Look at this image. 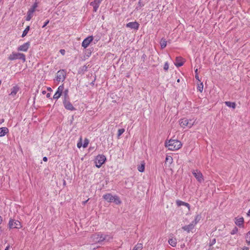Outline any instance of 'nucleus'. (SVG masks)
I'll return each mask as SVG.
<instances>
[{
	"mask_svg": "<svg viewBox=\"0 0 250 250\" xmlns=\"http://www.w3.org/2000/svg\"><path fill=\"white\" fill-rule=\"evenodd\" d=\"M165 146L170 150L174 151L180 149L182 146V143L177 140L170 139L165 142Z\"/></svg>",
	"mask_w": 250,
	"mask_h": 250,
	"instance_id": "obj_1",
	"label": "nucleus"
},
{
	"mask_svg": "<svg viewBox=\"0 0 250 250\" xmlns=\"http://www.w3.org/2000/svg\"><path fill=\"white\" fill-rule=\"evenodd\" d=\"M103 198L108 202H114L117 205H119L121 203V201L118 196H113L110 193H107L104 195Z\"/></svg>",
	"mask_w": 250,
	"mask_h": 250,
	"instance_id": "obj_2",
	"label": "nucleus"
},
{
	"mask_svg": "<svg viewBox=\"0 0 250 250\" xmlns=\"http://www.w3.org/2000/svg\"><path fill=\"white\" fill-rule=\"evenodd\" d=\"M102 237L103 234L101 233L94 234L89 238V242L92 244L101 243L104 241V238H103Z\"/></svg>",
	"mask_w": 250,
	"mask_h": 250,
	"instance_id": "obj_3",
	"label": "nucleus"
},
{
	"mask_svg": "<svg viewBox=\"0 0 250 250\" xmlns=\"http://www.w3.org/2000/svg\"><path fill=\"white\" fill-rule=\"evenodd\" d=\"M8 58V60L10 61H13L17 59L21 60L23 62H25L26 61L25 55L21 53L12 52L9 55Z\"/></svg>",
	"mask_w": 250,
	"mask_h": 250,
	"instance_id": "obj_4",
	"label": "nucleus"
},
{
	"mask_svg": "<svg viewBox=\"0 0 250 250\" xmlns=\"http://www.w3.org/2000/svg\"><path fill=\"white\" fill-rule=\"evenodd\" d=\"M106 161V157L104 155H98L95 158V163L96 167L100 168Z\"/></svg>",
	"mask_w": 250,
	"mask_h": 250,
	"instance_id": "obj_5",
	"label": "nucleus"
},
{
	"mask_svg": "<svg viewBox=\"0 0 250 250\" xmlns=\"http://www.w3.org/2000/svg\"><path fill=\"white\" fill-rule=\"evenodd\" d=\"M68 92L67 90L65 91L64 93V96H65V100L63 101V105L65 107V108L69 110L72 111L75 110L74 107L73 106L72 104L70 103L69 101H67L66 100V97H67V92Z\"/></svg>",
	"mask_w": 250,
	"mask_h": 250,
	"instance_id": "obj_6",
	"label": "nucleus"
},
{
	"mask_svg": "<svg viewBox=\"0 0 250 250\" xmlns=\"http://www.w3.org/2000/svg\"><path fill=\"white\" fill-rule=\"evenodd\" d=\"M9 228H16V229H20L21 228V224L20 221L18 220H10L9 222Z\"/></svg>",
	"mask_w": 250,
	"mask_h": 250,
	"instance_id": "obj_7",
	"label": "nucleus"
},
{
	"mask_svg": "<svg viewBox=\"0 0 250 250\" xmlns=\"http://www.w3.org/2000/svg\"><path fill=\"white\" fill-rule=\"evenodd\" d=\"M192 174L196 178V179L198 180V181H199L200 183L203 182V176L200 171L198 170H193L192 172Z\"/></svg>",
	"mask_w": 250,
	"mask_h": 250,
	"instance_id": "obj_8",
	"label": "nucleus"
},
{
	"mask_svg": "<svg viewBox=\"0 0 250 250\" xmlns=\"http://www.w3.org/2000/svg\"><path fill=\"white\" fill-rule=\"evenodd\" d=\"M19 87L17 85H15L13 86L11 89H10V92L9 93V95L10 97L12 98L15 99L16 98V95L18 91H19Z\"/></svg>",
	"mask_w": 250,
	"mask_h": 250,
	"instance_id": "obj_9",
	"label": "nucleus"
},
{
	"mask_svg": "<svg viewBox=\"0 0 250 250\" xmlns=\"http://www.w3.org/2000/svg\"><path fill=\"white\" fill-rule=\"evenodd\" d=\"M93 38L92 36H89L85 39L82 42V46L86 48L88 46L90 42L93 41Z\"/></svg>",
	"mask_w": 250,
	"mask_h": 250,
	"instance_id": "obj_10",
	"label": "nucleus"
},
{
	"mask_svg": "<svg viewBox=\"0 0 250 250\" xmlns=\"http://www.w3.org/2000/svg\"><path fill=\"white\" fill-rule=\"evenodd\" d=\"M30 43L29 42H27L19 46L18 48V50L20 51L26 52L30 46Z\"/></svg>",
	"mask_w": 250,
	"mask_h": 250,
	"instance_id": "obj_11",
	"label": "nucleus"
},
{
	"mask_svg": "<svg viewBox=\"0 0 250 250\" xmlns=\"http://www.w3.org/2000/svg\"><path fill=\"white\" fill-rule=\"evenodd\" d=\"M194 122L192 120L188 121L187 118H183L179 121L180 125H193Z\"/></svg>",
	"mask_w": 250,
	"mask_h": 250,
	"instance_id": "obj_12",
	"label": "nucleus"
},
{
	"mask_svg": "<svg viewBox=\"0 0 250 250\" xmlns=\"http://www.w3.org/2000/svg\"><path fill=\"white\" fill-rule=\"evenodd\" d=\"M126 26L131 29L138 30L139 27V24L136 21L130 22L126 24Z\"/></svg>",
	"mask_w": 250,
	"mask_h": 250,
	"instance_id": "obj_13",
	"label": "nucleus"
},
{
	"mask_svg": "<svg viewBox=\"0 0 250 250\" xmlns=\"http://www.w3.org/2000/svg\"><path fill=\"white\" fill-rule=\"evenodd\" d=\"M102 1V0H95L94 1L91 2L90 5L93 6L94 12H96L97 11Z\"/></svg>",
	"mask_w": 250,
	"mask_h": 250,
	"instance_id": "obj_14",
	"label": "nucleus"
},
{
	"mask_svg": "<svg viewBox=\"0 0 250 250\" xmlns=\"http://www.w3.org/2000/svg\"><path fill=\"white\" fill-rule=\"evenodd\" d=\"M62 93V86L60 85L57 91V92L55 93L53 96V98L55 99H59Z\"/></svg>",
	"mask_w": 250,
	"mask_h": 250,
	"instance_id": "obj_15",
	"label": "nucleus"
},
{
	"mask_svg": "<svg viewBox=\"0 0 250 250\" xmlns=\"http://www.w3.org/2000/svg\"><path fill=\"white\" fill-rule=\"evenodd\" d=\"M184 59L182 57H177L174 62L175 65L177 67H180L184 64Z\"/></svg>",
	"mask_w": 250,
	"mask_h": 250,
	"instance_id": "obj_16",
	"label": "nucleus"
},
{
	"mask_svg": "<svg viewBox=\"0 0 250 250\" xmlns=\"http://www.w3.org/2000/svg\"><path fill=\"white\" fill-rule=\"evenodd\" d=\"M195 225L192 222L188 225L185 226L183 227V229L188 232H189L192 229H193Z\"/></svg>",
	"mask_w": 250,
	"mask_h": 250,
	"instance_id": "obj_17",
	"label": "nucleus"
},
{
	"mask_svg": "<svg viewBox=\"0 0 250 250\" xmlns=\"http://www.w3.org/2000/svg\"><path fill=\"white\" fill-rule=\"evenodd\" d=\"M9 132L8 129L6 127L0 128V137L5 136Z\"/></svg>",
	"mask_w": 250,
	"mask_h": 250,
	"instance_id": "obj_18",
	"label": "nucleus"
},
{
	"mask_svg": "<svg viewBox=\"0 0 250 250\" xmlns=\"http://www.w3.org/2000/svg\"><path fill=\"white\" fill-rule=\"evenodd\" d=\"M235 220H235V223L236 225H237L238 226H239V227L243 225V223H244V218L243 217L236 218Z\"/></svg>",
	"mask_w": 250,
	"mask_h": 250,
	"instance_id": "obj_19",
	"label": "nucleus"
},
{
	"mask_svg": "<svg viewBox=\"0 0 250 250\" xmlns=\"http://www.w3.org/2000/svg\"><path fill=\"white\" fill-rule=\"evenodd\" d=\"M62 71L61 70L59 71L57 73V76L54 80L55 82L58 83L59 82H60L61 79H62Z\"/></svg>",
	"mask_w": 250,
	"mask_h": 250,
	"instance_id": "obj_20",
	"label": "nucleus"
},
{
	"mask_svg": "<svg viewBox=\"0 0 250 250\" xmlns=\"http://www.w3.org/2000/svg\"><path fill=\"white\" fill-rule=\"evenodd\" d=\"M168 243L172 247H175L177 244V241L175 238H171L168 240Z\"/></svg>",
	"mask_w": 250,
	"mask_h": 250,
	"instance_id": "obj_21",
	"label": "nucleus"
},
{
	"mask_svg": "<svg viewBox=\"0 0 250 250\" xmlns=\"http://www.w3.org/2000/svg\"><path fill=\"white\" fill-rule=\"evenodd\" d=\"M145 163L144 162H142L140 165L138 167V170L141 172H143L145 170Z\"/></svg>",
	"mask_w": 250,
	"mask_h": 250,
	"instance_id": "obj_22",
	"label": "nucleus"
},
{
	"mask_svg": "<svg viewBox=\"0 0 250 250\" xmlns=\"http://www.w3.org/2000/svg\"><path fill=\"white\" fill-rule=\"evenodd\" d=\"M201 214H197L194 219V220L192 222L193 224H194V225L197 224L201 220Z\"/></svg>",
	"mask_w": 250,
	"mask_h": 250,
	"instance_id": "obj_23",
	"label": "nucleus"
},
{
	"mask_svg": "<svg viewBox=\"0 0 250 250\" xmlns=\"http://www.w3.org/2000/svg\"><path fill=\"white\" fill-rule=\"evenodd\" d=\"M173 162V158L171 156H167L166 158V164H168L169 165H170Z\"/></svg>",
	"mask_w": 250,
	"mask_h": 250,
	"instance_id": "obj_24",
	"label": "nucleus"
},
{
	"mask_svg": "<svg viewBox=\"0 0 250 250\" xmlns=\"http://www.w3.org/2000/svg\"><path fill=\"white\" fill-rule=\"evenodd\" d=\"M225 104L229 107L234 109L236 107V104L234 102H226Z\"/></svg>",
	"mask_w": 250,
	"mask_h": 250,
	"instance_id": "obj_25",
	"label": "nucleus"
},
{
	"mask_svg": "<svg viewBox=\"0 0 250 250\" xmlns=\"http://www.w3.org/2000/svg\"><path fill=\"white\" fill-rule=\"evenodd\" d=\"M161 47L162 49L164 48L167 46V41L165 39H162L160 41Z\"/></svg>",
	"mask_w": 250,
	"mask_h": 250,
	"instance_id": "obj_26",
	"label": "nucleus"
},
{
	"mask_svg": "<svg viewBox=\"0 0 250 250\" xmlns=\"http://www.w3.org/2000/svg\"><path fill=\"white\" fill-rule=\"evenodd\" d=\"M142 249H143L142 244L138 243L133 248L132 250H142Z\"/></svg>",
	"mask_w": 250,
	"mask_h": 250,
	"instance_id": "obj_27",
	"label": "nucleus"
},
{
	"mask_svg": "<svg viewBox=\"0 0 250 250\" xmlns=\"http://www.w3.org/2000/svg\"><path fill=\"white\" fill-rule=\"evenodd\" d=\"M103 238H104V241H109L112 239V237L108 235L103 234Z\"/></svg>",
	"mask_w": 250,
	"mask_h": 250,
	"instance_id": "obj_28",
	"label": "nucleus"
},
{
	"mask_svg": "<svg viewBox=\"0 0 250 250\" xmlns=\"http://www.w3.org/2000/svg\"><path fill=\"white\" fill-rule=\"evenodd\" d=\"M29 29H30V27L29 26H27L26 28L23 31L21 37H24L25 36H26V35L27 34V33H28V32L29 31Z\"/></svg>",
	"mask_w": 250,
	"mask_h": 250,
	"instance_id": "obj_29",
	"label": "nucleus"
},
{
	"mask_svg": "<svg viewBox=\"0 0 250 250\" xmlns=\"http://www.w3.org/2000/svg\"><path fill=\"white\" fill-rule=\"evenodd\" d=\"M246 240L247 243L248 245H250V230L246 234Z\"/></svg>",
	"mask_w": 250,
	"mask_h": 250,
	"instance_id": "obj_30",
	"label": "nucleus"
},
{
	"mask_svg": "<svg viewBox=\"0 0 250 250\" xmlns=\"http://www.w3.org/2000/svg\"><path fill=\"white\" fill-rule=\"evenodd\" d=\"M33 15V14L30 13L28 11L27 15L26 17V20L27 21H29L31 20V19L32 18Z\"/></svg>",
	"mask_w": 250,
	"mask_h": 250,
	"instance_id": "obj_31",
	"label": "nucleus"
},
{
	"mask_svg": "<svg viewBox=\"0 0 250 250\" xmlns=\"http://www.w3.org/2000/svg\"><path fill=\"white\" fill-rule=\"evenodd\" d=\"M125 130L124 128H121L118 130L117 135L118 138H120V136L125 132Z\"/></svg>",
	"mask_w": 250,
	"mask_h": 250,
	"instance_id": "obj_32",
	"label": "nucleus"
},
{
	"mask_svg": "<svg viewBox=\"0 0 250 250\" xmlns=\"http://www.w3.org/2000/svg\"><path fill=\"white\" fill-rule=\"evenodd\" d=\"M88 143H89L88 140L87 139H85L84 140V143L83 145V148H86L87 146Z\"/></svg>",
	"mask_w": 250,
	"mask_h": 250,
	"instance_id": "obj_33",
	"label": "nucleus"
},
{
	"mask_svg": "<svg viewBox=\"0 0 250 250\" xmlns=\"http://www.w3.org/2000/svg\"><path fill=\"white\" fill-rule=\"evenodd\" d=\"M197 89L200 92H202L203 89V84L202 83H201L200 84L198 85Z\"/></svg>",
	"mask_w": 250,
	"mask_h": 250,
	"instance_id": "obj_34",
	"label": "nucleus"
},
{
	"mask_svg": "<svg viewBox=\"0 0 250 250\" xmlns=\"http://www.w3.org/2000/svg\"><path fill=\"white\" fill-rule=\"evenodd\" d=\"M185 204V202L180 200L176 201V204L178 206H183Z\"/></svg>",
	"mask_w": 250,
	"mask_h": 250,
	"instance_id": "obj_35",
	"label": "nucleus"
},
{
	"mask_svg": "<svg viewBox=\"0 0 250 250\" xmlns=\"http://www.w3.org/2000/svg\"><path fill=\"white\" fill-rule=\"evenodd\" d=\"M83 144H82V138L81 137L80 138V141L77 143V147L78 148H81L83 146Z\"/></svg>",
	"mask_w": 250,
	"mask_h": 250,
	"instance_id": "obj_36",
	"label": "nucleus"
},
{
	"mask_svg": "<svg viewBox=\"0 0 250 250\" xmlns=\"http://www.w3.org/2000/svg\"><path fill=\"white\" fill-rule=\"evenodd\" d=\"M169 65L167 62H165L164 66V69L166 71H167L168 69Z\"/></svg>",
	"mask_w": 250,
	"mask_h": 250,
	"instance_id": "obj_37",
	"label": "nucleus"
},
{
	"mask_svg": "<svg viewBox=\"0 0 250 250\" xmlns=\"http://www.w3.org/2000/svg\"><path fill=\"white\" fill-rule=\"evenodd\" d=\"M238 231V229L236 227H235L231 231V234H234Z\"/></svg>",
	"mask_w": 250,
	"mask_h": 250,
	"instance_id": "obj_38",
	"label": "nucleus"
},
{
	"mask_svg": "<svg viewBox=\"0 0 250 250\" xmlns=\"http://www.w3.org/2000/svg\"><path fill=\"white\" fill-rule=\"evenodd\" d=\"M195 78L198 80L199 81H200V80H199V77L198 76V69L196 68L195 71Z\"/></svg>",
	"mask_w": 250,
	"mask_h": 250,
	"instance_id": "obj_39",
	"label": "nucleus"
},
{
	"mask_svg": "<svg viewBox=\"0 0 250 250\" xmlns=\"http://www.w3.org/2000/svg\"><path fill=\"white\" fill-rule=\"evenodd\" d=\"M35 9H36L32 7L28 11L30 13L33 14L35 11Z\"/></svg>",
	"mask_w": 250,
	"mask_h": 250,
	"instance_id": "obj_40",
	"label": "nucleus"
},
{
	"mask_svg": "<svg viewBox=\"0 0 250 250\" xmlns=\"http://www.w3.org/2000/svg\"><path fill=\"white\" fill-rule=\"evenodd\" d=\"M183 206H185L186 207H187L188 208V210H190V205L189 204L185 202V204Z\"/></svg>",
	"mask_w": 250,
	"mask_h": 250,
	"instance_id": "obj_41",
	"label": "nucleus"
},
{
	"mask_svg": "<svg viewBox=\"0 0 250 250\" xmlns=\"http://www.w3.org/2000/svg\"><path fill=\"white\" fill-rule=\"evenodd\" d=\"M216 243V240L215 239H213L211 243L210 244V246L214 245Z\"/></svg>",
	"mask_w": 250,
	"mask_h": 250,
	"instance_id": "obj_42",
	"label": "nucleus"
},
{
	"mask_svg": "<svg viewBox=\"0 0 250 250\" xmlns=\"http://www.w3.org/2000/svg\"><path fill=\"white\" fill-rule=\"evenodd\" d=\"M239 250H249V248L246 247H244L243 248H241Z\"/></svg>",
	"mask_w": 250,
	"mask_h": 250,
	"instance_id": "obj_43",
	"label": "nucleus"
},
{
	"mask_svg": "<svg viewBox=\"0 0 250 250\" xmlns=\"http://www.w3.org/2000/svg\"><path fill=\"white\" fill-rule=\"evenodd\" d=\"M32 7L33 8H34L35 9H36L37 7H38V4L37 3H35L32 6Z\"/></svg>",
	"mask_w": 250,
	"mask_h": 250,
	"instance_id": "obj_44",
	"label": "nucleus"
},
{
	"mask_svg": "<svg viewBox=\"0 0 250 250\" xmlns=\"http://www.w3.org/2000/svg\"><path fill=\"white\" fill-rule=\"evenodd\" d=\"M48 22H49V21H47L46 22H45L43 25L42 26V27L43 28L45 26H46L47 25V24L48 23Z\"/></svg>",
	"mask_w": 250,
	"mask_h": 250,
	"instance_id": "obj_45",
	"label": "nucleus"
},
{
	"mask_svg": "<svg viewBox=\"0 0 250 250\" xmlns=\"http://www.w3.org/2000/svg\"><path fill=\"white\" fill-rule=\"evenodd\" d=\"M43 161L44 162H46L47 161V158L46 157H44L43 158Z\"/></svg>",
	"mask_w": 250,
	"mask_h": 250,
	"instance_id": "obj_46",
	"label": "nucleus"
},
{
	"mask_svg": "<svg viewBox=\"0 0 250 250\" xmlns=\"http://www.w3.org/2000/svg\"><path fill=\"white\" fill-rule=\"evenodd\" d=\"M88 200H89V199H87V200H86V201H83V205H85V204L87 202V201H88Z\"/></svg>",
	"mask_w": 250,
	"mask_h": 250,
	"instance_id": "obj_47",
	"label": "nucleus"
},
{
	"mask_svg": "<svg viewBox=\"0 0 250 250\" xmlns=\"http://www.w3.org/2000/svg\"><path fill=\"white\" fill-rule=\"evenodd\" d=\"M10 248V246H7L6 248L5 249V250H9Z\"/></svg>",
	"mask_w": 250,
	"mask_h": 250,
	"instance_id": "obj_48",
	"label": "nucleus"
},
{
	"mask_svg": "<svg viewBox=\"0 0 250 250\" xmlns=\"http://www.w3.org/2000/svg\"><path fill=\"white\" fill-rule=\"evenodd\" d=\"M50 96V94L48 93L47 94H46V97L47 98H49Z\"/></svg>",
	"mask_w": 250,
	"mask_h": 250,
	"instance_id": "obj_49",
	"label": "nucleus"
},
{
	"mask_svg": "<svg viewBox=\"0 0 250 250\" xmlns=\"http://www.w3.org/2000/svg\"><path fill=\"white\" fill-rule=\"evenodd\" d=\"M248 216H250V209L249 210L248 213H247Z\"/></svg>",
	"mask_w": 250,
	"mask_h": 250,
	"instance_id": "obj_50",
	"label": "nucleus"
},
{
	"mask_svg": "<svg viewBox=\"0 0 250 250\" xmlns=\"http://www.w3.org/2000/svg\"><path fill=\"white\" fill-rule=\"evenodd\" d=\"M46 91H45V90H43V91H42V94H43V95L45 94H46Z\"/></svg>",
	"mask_w": 250,
	"mask_h": 250,
	"instance_id": "obj_51",
	"label": "nucleus"
},
{
	"mask_svg": "<svg viewBox=\"0 0 250 250\" xmlns=\"http://www.w3.org/2000/svg\"><path fill=\"white\" fill-rule=\"evenodd\" d=\"M47 90H48V91H52L51 88H50V87H48V88H47Z\"/></svg>",
	"mask_w": 250,
	"mask_h": 250,
	"instance_id": "obj_52",
	"label": "nucleus"
},
{
	"mask_svg": "<svg viewBox=\"0 0 250 250\" xmlns=\"http://www.w3.org/2000/svg\"><path fill=\"white\" fill-rule=\"evenodd\" d=\"M1 222H2V218H1V216H0V224L1 223Z\"/></svg>",
	"mask_w": 250,
	"mask_h": 250,
	"instance_id": "obj_53",
	"label": "nucleus"
},
{
	"mask_svg": "<svg viewBox=\"0 0 250 250\" xmlns=\"http://www.w3.org/2000/svg\"><path fill=\"white\" fill-rule=\"evenodd\" d=\"M60 52H61V54H62V52H63L62 49H61L60 50Z\"/></svg>",
	"mask_w": 250,
	"mask_h": 250,
	"instance_id": "obj_54",
	"label": "nucleus"
},
{
	"mask_svg": "<svg viewBox=\"0 0 250 250\" xmlns=\"http://www.w3.org/2000/svg\"><path fill=\"white\" fill-rule=\"evenodd\" d=\"M63 186L65 185V182L64 180H63Z\"/></svg>",
	"mask_w": 250,
	"mask_h": 250,
	"instance_id": "obj_55",
	"label": "nucleus"
}]
</instances>
